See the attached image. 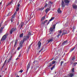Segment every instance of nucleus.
I'll use <instances>...</instances> for the list:
<instances>
[{"label":"nucleus","instance_id":"56","mask_svg":"<svg viewBox=\"0 0 77 77\" xmlns=\"http://www.w3.org/2000/svg\"><path fill=\"white\" fill-rule=\"evenodd\" d=\"M16 77H20V76L18 75H17V76H16Z\"/></svg>","mask_w":77,"mask_h":77},{"label":"nucleus","instance_id":"61","mask_svg":"<svg viewBox=\"0 0 77 77\" xmlns=\"http://www.w3.org/2000/svg\"><path fill=\"white\" fill-rule=\"evenodd\" d=\"M0 27H1V26H0Z\"/></svg>","mask_w":77,"mask_h":77},{"label":"nucleus","instance_id":"36","mask_svg":"<svg viewBox=\"0 0 77 77\" xmlns=\"http://www.w3.org/2000/svg\"><path fill=\"white\" fill-rule=\"evenodd\" d=\"M54 68V66H53L51 68V70H53V69Z\"/></svg>","mask_w":77,"mask_h":77},{"label":"nucleus","instance_id":"21","mask_svg":"<svg viewBox=\"0 0 77 77\" xmlns=\"http://www.w3.org/2000/svg\"><path fill=\"white\" fill-rule=\"evenodd\" d=\"M52 65H53V64H52L51 63L49 64L48 66L49 67H51V66H52Z\"/></svg>","mask_w":77,"mask_h":77},{"label":"nucleus","instance_id":"30","mask_svg":"<svg viewBox=\"0 0 77 77\" xmlns=\"http://www.w3.org/2000/svg\"><path fill=\"white\" fill-rule=\"evenodd\" d=\"M31 19V18L30 17H29L28 18V21H29V20H30V19Z\"/></svg>","mask_w":77,"mask_h":77},{"label":"nucleus","instance_id":"47","mask_svg":"<svg viewBox=\"0 0 77 77\" xmlns=\"http://www.w3.org/2000/svg\"><path fill=\"white\" fill-rule=\"evenodd\" d=\"M74 59H75V57H73L72 59V60H74Z\"/></svg>","mask_w":77,"mask_h":77},{"label":"nucleus","instance_id":"53","mask_svg":"<svg viewBox=\"0 0 77 77\" xmlns=\"http://www.w3.org/2000/svg\"><path fill=\"white\" fill-rule=\"evenodd\" d=\"M59 36H60V34H58L57 36V37L58 38H59Z\"/></svg>","mask_w":77,"mask_h":77},{"label":"nucleus","instance_id":"42","mask_svg":"<svg viewBox=\"0 0 77 77\" xmlns=\"http://www.w3.org/2000/svg\"><path fill=\"white\" fill-rule=\"evenodd\" d=\"M20 47H18L17 48V50H20V47H20Z\"/></svg>","mask_w":77,"mask_h":77},{"label":"nucleus","instance_id":"55","mask_svg":"<svg viewBox=\"0 0 77 77\" xmlns=\"http://www.w3.org/2000/svg\"><path fill=\"white\" fill-rule=\"evenodd\" d=\"M18 59H19V58H18V57L16 59V60H18Z\"/></svg>","mask_w":77,"mask_h":77},{"label":"nucleus","instance_id":"35","mask_svg":"<svg viewBox=\"0 0 77 77\" xmlns=\"http://www.w3.org/2000/svg\"><path fill=\"white\" fill-rule=\"evenodd\" d=\"M52 64H54L55 63V61H53L52 62Z\"/></svg>","mask_w":77,"mask_h":77},{"label":"nucleus","instance_id":"49","mask_svg":"<svg viewBox=\"0 0 77 77\" xmlns=\"http://www.w3.org/2000/svg\"><path fill=\"white\" fill-rule=\"evenodd\" d=\"M47 21H48L47 20H45V21H44L45 23H47Z\"/></svg>","mask_w":77,"mask_h":77},{"label":"nucleus","instance_id":"59","mask_svg":"<svg viewBox=\"0 0 77 77\" xmlns=\"http://www.w3.org/2000/svg\"><path fill=\"white\" fill-rule=\"evenodd\" d=\"M31 45H32L31 44L30 45H29V47H30L31 46Z\"/></svg>","mask_w":77,"mask_h":77},{"label":"nucleus","instance_id":"22","mask_svg":"<svg viewBox=\"0 0 77 77\" xmlns=\"http://www.w3.org/2000/svg\"><path fill=\"white\" fill-rule=\"evenodd\" d=\"M21 26H20V29H21L22 28V27L23 26V25H24V23L23 22H22L21 23Z\"/></svg>","mask_w":77,"mask_h":77},{"label":"nucleus","instance_id":"13","mask_svg":"<svg viewBox=\"0 0 77 77\" xmlns=\"http://www.w3.org/2000/svg\"><path fill=\"white\" fill-rule=\"evenodd\" d=\"M57 12L59 14H61L62 12V11H60V8H58L57 10Z\"/></svg>","mask_w":77,"mask_h":77},{"label":"nucleus","instance_id":"24","mask_svg":"<svg viewBox=\"0 0 77 77\" xmlns=\"http://www.w3.org/2000/svg\"><path fill=\"white\" fill-rule=\"evenodd\" d=\"M53 2L51 1L49 2L48 4V5H50V4H53Z\"/></svg>","mask_w":77,"mask_h":77},{"label":"nucleus","instance_id":"40","mask_svg":"<svg viewBox=\"0 0 77 77\" xmlns=\"http://www.w3.org/2000/svg\"><path fill=\"white\" fill-rule=\"evenodd\" d=\"M44 9V8H40L39 9L40 10H42H42H43V9Z\"/></svg>","mask_w":77,"mask_h":77},{"label":"nucleus","instance_id":"52","mask_svg":"<svg viewBox=\"0 0 77 77\" xmlns=\"http://www.w3.org/2000/svg\"><path fill=\"white\" fill-rule=\"evenodd\" d=\"M2 5V2H1L0 3V6H1Z\"/></svg>","mask_w":77,"mask_h":77},{"label":"nucleus","instance_id":"34","mask_svg":"<svg viewBox=\"0 0 77 77\" xmlns=\"http://www.w3.org/2000/svg\"><path fill=\"white\" fill-rule=\"evenodd\" d=\"M74 68H73L72 69V72H74Z\"/></svg>","mask_w":77,"mask_h":77},{"label":"nucleus","instance_id":"17","mask_svg":"<svg viewBox=\"0 0 77 77\" xmlns=\"http://www.w3.org/2000/svg\"><path fill=\"white\" fill-rule=\"evenodd\" d=\"M67 41L68 40H67L66 41H65L62 43V45H65V44H66V43H67Z\"/></svg>","mask_w":77,"mask_h":77},{"label":"nucleus","instance_id":"8","mask_svg":"<svg viewBox=\"0 0 77 77\" xmlns=\"http://www.w3.org/2000/svg\"><path fill=\"white\" fill-rule=\"evenodd\" d=\"M62 8H64L65 7V3L63 0H62V3L61 4Z\"/></svg>","mask_w":77,"mask_h":77},{"label":"nucleus","instance_id":"25","mask_svg":"<svg viewBox=\"0 0 77 77\" xmlns=\"http://www.w3.org/2000/svg\"><path fill=\"white\" fill-rule=\"evenodd\" d=\"M23 36V33H22L20 35V38H22Z\"/></svg>","mask_w":77,"mask_h":77},{"label":"nucleus","instance_id":"48","mask_svg":"<svg viewBox=\"0 0 77 77\" xmlns=\"http://www.w3.org/2000/svg\"><path fill=\"white\" fill-rule=\"evenodd\" d=\"M77 64V62H76V63H74V64H73V65H76V64Z\"/></svg>","mask_w":77,"mask_h":77},{"label":"nucleus","instance_id":"39","mask_svg":"<svg viewBox=\"0 0 77 77\" xmlns=\"http://www.w3.org/2000/svg\"><path fill=\"white\" fill-rule=\"evenodd\" d=\"M6 61H7V60H6L4 62V65H5L6 63Z\"/></svg>","mask_w":77,"mask_h":77},{"label":"nucleus","instance_id":"2","mask_svg":"<svg viewBox=\"0 0 77 77\" xmlns=\"http://www.w3.org/2000/svg\"><path fill=\"white\" fill-rule=\"evenodd\" d=\"M8 33H6L5 35H4L2 38L1 39V41H3V40H5L6 39V38L7 37H8Z\"/></svg>","mask_w":77,"mask_h":77},{"label":"nucleus","instance_id":"5","mask_svg":"<svg viewBox=\"0 0 77 77\" xmlns=\"http://www.w3.org/2000/svg\"><path fill=\"white\" fill-rule=\"evenodd\" d=\"M53 39H54V38H53V37H52L51 38H50L48 40V43H49V42H52L53 41Z\"/></svg>","mask_w":77,"mask_h":77},{"label":"nucleus","instance_id":"62","mask_svg":"<svg viewBox=\"0 0 77 77\" xmlns=\"http://www.w3.org/2000/svg\"><path fill=\"white\" fill-rule=\"evenodd\" d=\"M65 77H67V76H65Z\"/></svg>","mask_w":77,"mask_h":77},{"label":"nucleus","instance_id":"41","mask_svg":"<svg viewBox=\"0 0 77 77\" xmlns=\"http://www.w3.org/2000/svg\"><path fill=\"white\" fill-rule=\"evenodd\" d=\"M23 70H20L19 72H21L22 73V72H23Z\"/></svg>","mask_w":77,"mask_h":77},{"label":"nucleus","instance_id":"6","mask_svg":"<svg viewBox=\"0 0 77 77\" xmlns=\"http://www.w3.org/2000/svg\"><path fill=\"white\" fill-rule=\"evenodd\" d=\"M15 15H16V14L14 13L11 19V21L12 23L13 22V20H14V17H15Z\"/></svg>","mask_w":77,"mask_h":77},{"label":"nucleus","instance_id":"51","mask_svg":"<svg viewBox=\"0 0 77 77\" xmlns=\"http://www.w3.org/2000/svg\"><path fill=\"white\" fill-rule=\"evenodd\" d=\"M21 54H20L19 55V56H18V57H20V56H21Z\"/></svg>","mask_w":77,"mask_h":77},{"label":"nucleus","instance_id":"31","mask_svg":"<svg viewBox=\"0 0 77 77\" xmlns=\"http://www.w3.org/2000/svg\"><path fill=\"white\" fill-rule=\"evenodd\" d=\"M58 34L59 35H60V34H61V33H62V32L60 31H58Z\"/></svg>","mask_w":77,"mask_h":77},{"label":"nucleus","instance_id":"28","mask_svg":"<svg viewBox=\"0 0 77 77\" xmlns=\"http://www.w3.org/2000/svg\"><path fill=\"white\" fill-rule=\"evenodd\" d=\"M75 47H74V48H72L71 49V50H70V51H73L74 50V49H75Z\"/></svg>","mask_w":77,"mask_h":77},{"label":"nucleus","instance_id":"23","mask_svg":"<svg viewBox=\"0 0 77 77\" xmlns=\"http://www.w3.org/2000/svg\"><path fill=\"white\" fill-rule=\"evenodd\" d=\"M66 31H65L64 32H63L62 33V35H64L66 34Z\"/></svg>","mask_w":77,"mask_h":77},{"label":"nucleus","instance_id":"64","mask_svg":"<svg viewBox=\"0 0 77 77\" xmlns=\"http://www.w3.org/2000/svg\"><path fill=\"white\" fill-rule=\"evenodd\" d=\"M0 77H1V76H0Z\"/></svg>","mask_w":77,"mask_h":77},{"label":"nucleus","instance_id":"16","mask_svg":"<svg viewBox=\"0 0 77 77\" xmlns=\"http://www.w3.org/2000/svg\"><path fill=\"white\" fill-rule=\"evenodd\" d=\"M50 11V8H47L45 10V12L46 13H47L48 11Z\"/></svg>","mask_w":77,"mask_h":77},{"label":"nucleus","instance_id":"11","mask_svg":"<svg viewBox=\"0 0 77 77\" xmlns=\"http://www.w3.org/2000/svg\"><path fill=\"white\" fill-rule=\"evenodd\" d=\"M72 7L75 9H76L77 8V5L75 4H73L72 5Z\"/></svg>","mask_w":77,"mask_h":77},{"label":"nucleus","instance_id":"43","mask_svg":"<svg viewBox=\"0 0 77 77\" xmlns=\"http://www.w3.org/2000/svg\"><path fill=\"white\" fill-rule=\"evenodd\" d=\"M10 14H11V13H8L7 15V16L8 17V16H9Z\"/></svg>","mask_w":77,"mask_h":77},{"label":"nucleus","instance_id":"33","mask_svg":"<svg viewBox=\"0 0 77 77\" xmlns=\"http://www.w3.org/2000/svg\"><path fill=\"white\" fill-rule=\"evenodd\" d=\"M75 29V26H73V28H72V31H74V29Z\"/></svg>","mask_w":77,"mask_h":77},{"label":"nucleus","instance_id":"63","mask_svg":"<svg viewBox=\"0 0 77 77\" xmlns=\"http://www.w3.org/2000/svg\"><path fill=\"white\" fill-rule=\"evenodd\" d=\"M55 60H56V59H55Z\"/></svg>","mask_w":77,"mask_h":77},{"label":"nucleus","instance_id":"20","mask_svg":"<svg viewBox=\"0 0 77 77\" xmlns=\"http://www.w3.org/2000/svg\"><path fill=\"white\" fill-rule=\"evenodd\" d=\"M12 2L13 1H11V2H10L8 3L6 5V6H9V5H11L12 3Z\"/></svg>","mask_w":77,"mask_h":77},{"label":"nucleus","instance_id":"26","mask_svg":"<svg viewBox=\"0 0 77 77\" xmlns=\"http://www.w3.org/2000/svg\"><path fill=\"white\" fill-rule=\"evenodd\" d=\"M64 62L63 61H62L60 62V66H62V64Z\"/></svg>","mask_w":77,"mask_h":77},{"label":"nucleus","instance_id":"54","mask_svg":"<svg viewBox=\"0 0 77 77\" xmlns=\"http://www.w3.org/2000/svg\"><path fill=\"white\" fill-rule=\"evenodd\" d=\"M70 1L69 0H68V3H69L70 2Z\"/></svg>","mask_w":77,"mask_h":77},{"label":"nucleus","instance_id":"44","mask_svg":"<svg viewBox=\"0 0 77 77\" xmlns=\"http://www.w3.org/2000/svg\"><path fill=\"white\" fill-rule=\"evenodd\" d=\"M42 50H43V48H42L41 49V50L39 51V53H40V52Z\"/></svg>","mask_w":77,"mask_h":77},{"label":"nucleus","instance_id":"45","mask_svg":"<svg viewBox=\"0 0 77 77\" xmlns=\"http://www.w3.org/2000/svg\"><path fill=\"white\" fill-rule=\"evenodd\" d=\"M37 62H38V61H35L34 62H33V63H37Z\"/></svg>","mask_w":77,"mask_h":77},{"label":"nucleus","instance_id":"14","mask_svg":"<svg viewBox=\"0 0 77 77\" xmlns=\"http://www.w3.org/2000/svg\"><path fill=\"white\" fill-rule=\"evenodd\" d=\"M4 28V27H2L1 28V29L0 30V33H2V31H3V29Z\"/></svg>","mask_w":77,"mask_h":77},{"label":"nucleus","instance_id":"18","mask_svg":"<svg viewBox=\"0 0 77 77\" xmlns=\"http://www.w3.org/2000/svg\"><path fill=\"white\" fill-rule=\"evenodd\" d=\"M12 56H11L10 59L8 60V63H9V62H10L11 60L12 59Z\"/></svg>","mask_w":77,"mask_h":77},{"label":"nucleus","instance_id":"10","mask_svg":"<svg viewBox=\"0 0 77 77\" xmlns=\"http://www.w3.org/2000/svg\"><path fill=\"white\" fill-rule=\"evenodd\" d=\"M54 17H51V19L49 20V21H48V22L47 23V25H48V24L50 23V21H52V20H54Z\"/></svg>","mask_w":77,"mask_h":77},{"label":"nucleus","instance_id":"7","mask_svg":"<svg viewBox=\"0 0 77 77\" xmlns=\"http://www.w3.org/2000/svg\"><path fill=\"white\" fill-rule=\"evenodd\" d=\"M30 62H29L27 67V69H26L27 72L28 71V70H29V69L30 68Z\"/></svg>","mask_w":77,"mask_h":77},{"label":"nucleus","instance_id":"1","mask_svg":"<svg viewBox=\"0 0 77 77\" xmlns=\"http://www.w3.org/2000/svg\"><path fill=\"white\" fill-rule=\"evenodd\" d=\"M29 35L25 36V38L23 40L21 41L20 42L19 45H20V47H23V44L24 42V41H26V40L29 39Z\"/></svg>","mask_w":77,"mask_h":77},{"label":"nucleus","instance_id":"29","mask_svg":"<svg viewBox=\"0 0 77 77\" xmlns=\"http://www.w3.org/2000/svg\"><path fill=\"white\" fill-rule=\"evenodd\" d=\"M19 9H20V8H19V7H17V9H16L17 12V11H18Z\"/></svg>","mask_w":77,"mask_h":77},{"label":"nucleus","instance_id":"46","mask_svg":"<svg viewBox=\"0 0 77 77\" xmlns=\"http://www.w3.org/2000/svg\"><path fill=\"white\" fill-rule=\"evenodd\" d=\"M5 64H4L2 66V69H3V67H4V66H5Z\"/></svg>","mask_w":77,"mask_h":77},{"label":"nucleus","instance_id":"9","mask_svg":"<svg viewBox=\"0 0 77 77\" xmlns=\"http://www.w3.org/2000/svg\"><path fill=\"white\" fill-rule=\"evenodd\" d=\"M38 49H39L41 48V43L40 41H39L38 42Z\"/></svg>","mask_w":77,"mask_h":77},{"label":"nucleus","instance_id":"3","mask_svg":"<svg viewBox=\"0 0 77 77\" xmlns=\"http://www.w3.org/2000/svg\"><path fill=\"white\" fill-rule=\"evenodd\" d=\"M17 30V28H13L11 29H10L9 31V32L10 33V35L12 34L13 32L14 31H16Z\"/></svg>","mask_w":77,"mask_h":77},{"label":"nucleus","instance_id":"4","mask_svg":"<svg viewBox=\"0 0 77 77\" xmlns=\"http://www.w3.org/2000/svg\"><path fill=\"white\" fill-rule=\"evenodd\" d=\"M56 26V24H54V25L52 27H51L50 28V30L51 32H52V31H53L54 30V29H55V27Z\"/></svg>","mask_w":77,"mask_h":77},{"label":"nucleus","instance_id":"37","mask_svg":"<svg viewBox=\"0 0 77 77\" xmlns=\"http://www.w3.org/2000/svg\"><path fill=\"white\" fill-rule=\"evenodd\" d=\"M20 3H19V2L17 4V6L18 8H19V7H20Z\"/></svg>","mask_w":77,"mask_h":77},{"label":"nucleus","instance_id":"58","mask_svg":"<svg viewBox=\"0 0 77 77\" xmlns=\"http://www.w3.org/2000/svg\"><path fill=\"white\" fill-rule=\"evenodd\" d=\"M17 26H18L19 25V23H17Z\"/></svg>","mask_w":77,"mask_h":77},{"label":"nucleus","instance_id":"27","mask_svg":"<svg viewBox=\"0 0 77 77\" xmlns=\"http://www.w3.org/2000/svg\"><path fill=\"white\" fill-rule=\"evenodd\" d=\"M17 41L16 40L14 47H15L16 46V45L17 44Z\"/></svg>","mask_w":77,"mask_h":77},{"label":"nucleus","instance_id":"19","mask_svg":"<svg viewBox=\"0 0 77 77\" xmlns=\"http://www.w3.org/2000/svg\"><path fill=\"white\" fill-rule=\"evenodd\" d=\"M64 2L65 3V5H67L68 4V0H64Z\"/></svg>","mask_w":77,"mask_h":77},{"label":"nucleus","instance_id":"57","mask_svg":"<svg viewBox=\"0 0 77 77\" xmlns=\"http://www.w3.org/2000/svg\"><path fill=\"white\" fill-rule=\"evenodd\" d=\"M54 59V58H52L51 59V60H53Z\"/></svg>","mask_w":77,"mask_h":77},{"label":"nucleus","instance_id":"38","mask_svg":"<svg viewBox=\"0 0 77 77\" xmlns=\"http://www.w3.org/2000/svg\"><path fill=\"white\" fill-rule=\"evenodd\" d=\"M47 5H48V4H47V3H46V4H45V6L44 8H45V7H46V6H47Z\"/></svg>","mask_w":77,"mask_h":77},{"label":"nucleus","instance_id":"60","mask_svg":"<svg viewBox=\"0 0 77 77\" xmlns=\"http://www.w3.org/2000/svg\"><path fill=\"white\" fill-rule=\"evenodd\" d=\"M0 44H1V42H0Z\"/></svg>","mask_w":77,"mask_h":77},{"label":"nucleus","instance_id":"32","mask_svg":"<svg viewBox=\"0 0 77 77\" xmlns=\"http://www.w3.org/2000/svg\"><path fill=\"white\" fill-rule=\"evenodd\" d=\"M30 35H31V33H30V32H29L28 34V35L29 36H30Z\"/></svg>","mask_w":77,"mask_h":77},{"label":"nucleus","instance_id":"15","mask_svg":"<svg viewBox=\"0 0 77 77\" xmlns=\"http://www.w3.org/2000/svg\"><path fill=\"white\" fill-rule=\"evenodd\" d=\"M45 16H44L43 17L41 20V21H43V20H44V19H45Z\"/></svg>","mask_w":77,"mask_h":77},{"label":"nucleus","instance_id":"50","mask_svg":"<svg viewBox=\"0 0 77 77\" xmlns=\"http://www.w3.org/2000/svg\"><path fill=\"white\" fill-rule=\"evenodd\" d=\"M42 24H45V22H42Z\"/></svg>","mask_w":77,"mask_h":77},{"label":"nucleus","instance_id":"12","mask_svg":"<svg viewBox=\"0 0 77 77\" xmlns=\"http://www.w3.org/2000/svg\"><path fill=\"white\" fill-rule=\"evenodd\" d=\"M69 77H72L74 76V73H71L69 74Z\"/></svg>","mask_w":77,"mask_h":77}]
</instances>
